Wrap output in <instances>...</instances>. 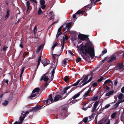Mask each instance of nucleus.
<instances>
[{
	"instance_id": "1",
	"label": "nucleus",
	"mask_w": 124,
	"mask_h": 124,
	"mask_svg": "<svg viewBox=\"0 0 124 124\" xmlns=\"http://www.w3.org/2000/svg\"><path fill=\"white\" fill-rule=\"evenodd\" d=\"M77 47L85 56L88 54L92 57L94 56V47L92 43L90 42L87 43L85 45H81L79 46H78Z\"/></svg>"
},
{
	"instance_id": "2",
	"label": "nucleus",
	"mask_w": 124,
	"mask_h": 124,
	"mask_svg": "<svg viewBox=\"0 0 124 124\" xmlns=\"http://www.w3.org/2000/svg\"><path fill=\"white\" fill-rule=\"evenodd\" d=\"M70 88V87H68L64 89L62 92V94L61 95H58L55 96L54 98V100H53V102L62 99V97H63L64 96V97L63 98L66 96L67 95L66 91Z\"/></svg>"
},
{
	"instance_id": "3",
	"label": "nucleus",
	"mask_w": 124,
	"mask_h": 124,
	"mask_svg": "<svg viewBox=\"0 0 124 124\" xmlns=\"http://www.w3.org/2000/svg\"><path fill=\"white\" fill-rule=\"evenodd\" d=\"M29 113V112L28 111H27L25 112L22 111L21 113V115L19 119V122L16 121L13 124H22V122L26 117V115Z\"/></svg>"
},
{
	"instance_id": "4",
	"label": "nucleus",
	"mask_w": 124,
	"mask_h": 124,
	"mask_svg": "<svg viewBox=\"0 0 124 124\" xmlns=\"http://www.w3.org/2000/svg\"><path fill=\"white\" fill-rule=\"evenodd\" d=\"M45 102L47 105L49 104H50L53 102V101L52 98V94H50L49 96V98L47 100L45 101Z\"/></svg>"
},
{
	"instance_id": "5",
	"label": "nucleus",
	"mask_w": 124,
	"mask_h": 124,
	"mask_svg": "<svg viewBox=\"0 0 124 124\" xmlns=\"http://www.w3.org/2000/svg\"><path fill=\"white\" fill-rule=\"evenodd\" d=\"M78 37L79 39L83 40L88 38L87 36L81 34H79L78 35Z\"/></svg>"
},
{
	"instance_id": "6",
	"label": "nucleus",
	"mask_w": 124,
	"mask_h": 124,
	"mask_svg": "<svg viewBox=\"0 0 124 124\" xmlns=\"http://www.w3.org/2000/svg\"><path fill=\"white\" fill-rule=\"evenodd\" d=\"M110 122V121L109 120H108L106 118H103L99 122L101 124H109Z\"/></svg>"
},
{
	"instance_id": "7",
	"label": "nucleus",
	"mask_w": 124,
	"mask_h": 124,
	"mask_svg": "<svg viewBox=\"0 0 124 124\" xmlns=\"http://www.w3.org/2000/svg\"><path fill=\"white\" fill-rule=\"evenodd\" d=\"M59 55L56 54H52V57L54 60V63L56 64L57 63L58 60Z\"/></svg>"
},
{
	"instance_id": "8",
	"label": "nucleus",
	"mask_w": 124,
	"mask_h": 124,
	"mask_svg": "<svg viewBox=\"0 0 124 124\" xmlns=\"http://www.w3.org/2000/svg\"><path fill=\"white\" fill-rule=\"evenodd\" d=\"M116 59V56L114 55H112L108 58V62L109 63L111 62Z\"/></svg>"
},
{
	"instance_id": "9",
	"label": "nucleus",
	"mask_w": 124,
	"mask_h": 124,
	"mask_svg": "<svg viewBox=\"0 0 124 124\" xmlns=\"http://www.w3.org/2000/svg\"><path fill=\"white\" fill-rule=\"evenodd\" d=\"M40 7L43 9H44L46 7L45 5V1L44 0H40Z\"/></svg>"
},
{
	"instance_id": "10",
	"label": "nucleus",
	"mask_w": 124,
	"mask_h": 124,
	"mask_svg": "<svg viewBox=\"0 0 124 124\" xmlns=\"http://www.w3.org/2000/svg\"><path fill=\"white\" fill-rule=\"evenodd\" d=\"M119 101L120 103L124 102V97L123 94L120 93L118 96Z\"/></svg>"
},
{
	"instance_id": "11",
	"label": "nucleus",
	"mask_w": 124,
	"mask_h": 124,
	"mask_svg": "<svg viewBox=\"0 0 124 124\" xmlns=\"http://www.w3.org/2000/svg\"><path fill=\"white\" fill-rule=\"evenodd\" d=\"M91 117H85L84 118L83 120L79 123L78 124H85L83 122H84L85 123H86L87 122L88 119H91Z\"/></svg>"
},
{
	"instance_id": "12",
	"label": "nucleus",
	"mask_w": 124,
	"mask_h": 124,
	"mask_svg": "<svg viewBox=\"0 0 124 124\" xmlns=\"http://www.w3.org/2000/svg\"><path fill=\"white\" fill-rule=\"evenodd\" d=\"M42 63L44 67L49 64L50 63V62L49 60H47L44 59L42 62Z\"/></svg>"
},
{
	"instance_id": "13",
	"label": "nucleus",
	"mask_w": 124,
	"mask_h": 124,
	"mask_svg": "<svg viewBox=\"0 0 124 124\" xmlns=\"http://www.w3.org/2000/svg\"><path fill=\"white\" fill-rule=\"evenodd\" d=\"M43 79L44 81L46 82L48 80L49 78L48 76L44 75L41 77L40 80H42Z\"/></svg>"
},
{
	"instance_id": "14",
	"label": "nucleus",
	"mask_w": 124,
	"mask_h": 124,
	"mask_svg": "<svg viewBox=\"0 0 124 124\" xmlns=\"http://www.w3.org/2000/svg\"><path fill=\"white\" fill-rule=\"evenodd\" d=\"M114 92L113 91H109L106 94V95L108 97L107 98H109L110 96L113 94Z\"/></svg>"
},
{
	"instance_id": "15",
	"label": "nucleus",
	"mask_w": 124,
	"mask_h": 124,
	"mask_svg": "<svg viewBox=\"0 0 124 124\" xmlns=\"http://www.w3.org/2000/svg\"><path fill=\"white\" fill-rule=\"evenodd\" d=\"M84 12L81 11V10H78L75 14H74L73 16V18L74 19L76 18V14H82Z\"/></svg>"
},
{
	"instance_id": "16",
	"label": "nucleus",
	"mask_w": 124,
	"mask_h": 124,
	"mask_svg": "<svg viewBox=\"0 0 124 124\" xmlns=\"http://www.w3.org/2000/svg\"><path fill=\"white\" fill-rule=\"evenodd\" d=\"M40 89L39 88H35L33 91L35 93H36L38 94V95H39V93H38Z\"/></svg>"
},
{
	"instance_id": "17",
	"label": "nucleus",
	"mask_w": 124,
	"mask_h": 124,
	"mask_svg": "<svg viewBox=\"0 0 124 124\" xmlns=\"http://www.w3.org/2000/svg\"><path fill=\"white\" fill-rule=\"evenodd\" d=\"M62 112L63 113L62 114V116L63 117H66L67 116L66 115V113L67 111L66 110H62Z\"/></svg>"
},
{
	"instance_id": "18",
	"label": "nucleus",
	"mask_w": 124,
	"mask_h": 124,
	"mask_svg": "<svg viewBox=\"0 0 124 124\" xmlns=\"http://www.w3.org/2000/svg\"><path fill=\"white\" fill-rule=\"evenodd\" d=\"M42 58V56L40 55L39 57V58L38 59V64L37 65V68L39 67V65L40 64V62L41 61V59Z\"/></svg>"
},
{
	"instance_id": "19",
	"label": "nucleus",
	"mask_w": 124,
	"mask_h": 124,
	"mask_svg": "<svg viewBox=\"0 0 124 124\" xmlns=\"http://www.w3.org/2000/svg\"><path fill=\"white\" fill-rule=\"evenodd\" d=\"M67 60L66 59H64L62 63V65L64 67H65L66 65L67 62Z\"/></svg>"
},
{
	"instance_id": "20",
	"label": "nucleus",
	"mask_w": 124,
	"mask_h": 124,
	"mask_svg": "<svg viewBox=\"0 0 124 124\" xmlns=\"http://www.w3.org/2000/svg\"><path fill=\"white\" fill-rule=\"evenodd\" d=\"M38 95V94L36 93H35L32 91L31 95L30 97L31 98V99H32V98L35 97L36 96Z\"/></svg>"
},
{
	"instance_id": "21",
	"label": "nucleus",
	"mask_w": 124,
	"mask_h": 124,
	"mask_svg": "<svg viewBox=\"0 0 124 124\" xmlns=\"http://www.w3.org/2000/svg\"><path fill=\"white\" fill-rule=\"evenodd\" d=\"M55 72V70L54 69H53L52 71L51 72V80H52L53 79L54 74Z\"/></svg>"
},
{
	"instance_id": "22",
	"label": "nucleus",
	"mask_w": 124,
	"mask_h": 124,
	"mask_svg": "<svg viewBox=\"0 0 124 124\" xmlns=\"http://www.w3.org/2000/svg\"><path fill=\"white\" fill-rule=\"evenodd\" d=\"M90 76V75H88L85 77L84 79V80H83L82 82V83H84L87 82L86 81L87 80L88 78V76Z\"/></svg>"
},
{
	"instance_id": "23",
	"label": "nucleus",
	"mask_w": 124,
	"mask_h": 124,
	"mask_svg": "<svg viewBox=\"0 0 124 124\" xmlns=\"http://www.w3.org/2000/svg\"><path fill=\"white\" fill-rule=\"evenodd\" d=\"M80 92L76 94L71 99V100L72 99H74L77 98L78 97H79L80 94Z\"/></svg>"
},
{
	"instance_id": "24",
	"label": "nucleus",
	"mask_w": 124,
	"mask_h": 124,
	"mask_svg": "<svg viewBox=\"0 0 124 124\" xmlns=\"http://www.w3.org/2000/svg\"><path fill=\"white\" fill-rule=\"evenodd\" d=\"M9 16V11L8 10L7 11L6 15L5 16V19H7L8 18V17Z\"/></svg>"
},
{
	"instance_id": "25",
	"label": "nucleus",
	"mask_w": 124,
	"mask_h": 124,
	"mask_svg": "<svg viewBox=\"0 0 124 124\" xmlns=\"http://www.w3.org/2000/svg\"><path fill=\"white\" fill-rule=\"evenodd\" d=\"M26 5L27 7V11L28 10L30 6V2L29 1H27Z\"/></svg>"
},
{
	"instance_id": "26",
	"label": "nucleus",
	"mask_w": 124,
	"mask_h": 124,
	"mask_svg": "<svg viewBox=\"0 0 124 124\" xmlns=\"http://www.w3.org/2000/svg\"><path fill=\"white\" fill-rule=\"evenodd\" d=\"M90 92V90L89 89L88 90L87 92L83 95V96L85 97L88 96Z\"/></svg>"
},
{
	"instance_id": "27",
	"label": "nucleus",
	"mask_w": 124,
	"mask_h": 124,
	"mask_svg": "<svg viewBox=\"0 0 124 124\" xmlns=\"http://www.w3.org/2000/svg\"><path fill=\"white\" fill-rule=\"evenodd\" d=\"M63 79L67 83L68 82L69 80V78L68 77L65 76L63 78Z\"/></svg>"
},
{
	"instance_id": "28",
	"label": "nucleus",
	"mask_w": 124,
	"mask_h": 124,
	"mask_svg": "<svg viewBox=\"0 0 124 124\" xmlns=\"http://www.w3.org/2000/svg\"><path fill=\"white\" fill-rule=\"evenodd\" d=\"M43 46L44 45H40V46L39 47L38 49L36 51V52L38 53L39 52L40 50L43 47Z\"/></svg>"
},
{
	"instance_id": "29",
	"label": "nucleus",
	"mask_w": 124,
	"mask_h": 124,
	"mask_svg": "<svg viewBox=\"0 0 124 124\" xmlns=\"http://www.w3.org/2000/svg\"><path fill=\"white\" fill-rule=\"evenodd\" d=\"M99 102L98 101H96L95 102L94 105V109H95L96 108L98 103Z\"/></svg>"
},
{
	"instance_id": "30",
	"label": "nucleus",
	"mask_w": 124,
	"mask_h": 124,
	"mask_svg": "<svg viewBox=\"0 0 124 124\" xmlns=\"http://www.w3.org/2000/svg\"><path fill=\"white\" fill-rule=\"evenodd\" d=\"M112 83V82L111 80L109 79H108L106 80L104 82V84L105 85L106 84H107L109 83Z\"/></svg>"
},
{
	"instance_id": "31",
	"label": "nucleus",
	"mask_w": 124,
	"mask_h": 124,
	"mask_svg": "<svg viewBox=\"0 0 124 124\" xmlns=\"http://www.w3.org/2000/svg\"><path fill=\"white\" fill-rule=\"evenodd\" d=\"M92 77H91L89 78V79L88 80V81H87V82H86L83 83L82 84V85L83 86V85H85L86 84L88 83L89 82H90V81H91V80H92Z\"/></svg>"
},
{
	"instance_id": "32",
	"label": "nucleus",
	"mask_w": 124,
	"mask_h": 124,
	"mask_svg": "<svg viewBox=\"0 0 124 124\" xmlns=\"http://www.w3.org/2000/svg\"><path fill=\"white\" fill-rule=\"evenodd\" d=\"M71 26V23H68L66 25V28H68L67 30L70 28Z\"/></svg>"
},
{
	"instance_id": "33",
	"label": "nucleus",
	"mask_w": 124,
	"mask_h": 124,
	"mask_svg": "<svg viewBox=\"0 0 124 124\" xmlns=\"http://www.w3.org/2000/svg\"><path fill=\"white\" fill-rule=\"evenodd\" d=\"M118 67L119 69H121L123 67V63H121L120 64H119L118 65Z\"/></svg>"
},
{
	"instance_id": "34",
	"label": "nucleus",
	"mask_w": 124,
	"mask_h": 124,
	"mask_svg": "<svg viewBox=\"0 0 124 124\" xmlns=\"http://www.w3.org/2000/svg\"><path fill=\"white\" fill-rule=\"evenodd\" d=\"M80 80H78L76 83L72 85L73 86H77L78 84L79 83V82H80Z\"/></svg>"
},
{
	"instance_id": "35",
	"label": "nucleus",
	"mask_w": 124,
	"mask_h": 124,
	"mask_svg": "<svg viewBox=\"0 0 124 124\" xmlns=\"http://www.w3.org/2000/svg\"><path fill=\"white\" fill-rule=\"evenodd\" d=\"M117 113V112H115L112 114L111 116V117L112 118H114Z\"/></svg>"
},
{
	"instance_id": "36",
	"label": "nucleus",
	"mask_w": 124,
	"mask_h": 124,
	"mask_svg": "<svg viewBox=\"0 0 124 124\" xmlns=\"http://www.w3.org/2000/svg\"><path fill=\"white\" fill-rule=\"evenodd\" d=\"M40 108V107L39 106H37L34 107L33 110H38Z\"/></svg>"
},
{
	"instance_id": "37",
	"label": "nucleus",
	"mask_w": 124,
	"mask_h": 124,
	"mask_svg": "<svg viewBox=\"0 0 124 124\" xmlns=\"http://www.w3.org/2000/svg\"><path fill=\"white\" fill-rule=\"evenodd\" d=\"M8 103V102L7 101H5L3 103H2V105L4 106L7 105Z\"/></svg>"
},
{
	"instance_id": "38",
	"label": "nucleus",
	"mask_w": 124,
	"mask_h": 124,
	"mask_svg": "<svg viewBox=\"0 0 124 124\" xmlns=\"http://www.w3.org/2000/svg\"><path fill=\"white\" fill-rule=\"evenodd\" d=\"M58 44V43H55L53 45L52 47V48L53 50H54V48Z\"/></svg>"
},
{
	"instance_id": "39",
	"label": "nucleus",
	"mask_w": 124,
	"mask_h": 124,
	"mask_svg": "<svg viewBox=\"0 0 124 124\" xmlns=\"http://www.w3.org/2000/svg\"><path fill=\"white\" fill-rule=\"evenodd\" d=\"M37 31V27L35 26L33 30V31L34 33H35Z\"/></svg>"
},
{
	"instance_id": "40",
	"label": "nucleus",
	"mask_w": 124,
	"mask_h": 124,
	"mask_svg": "<svg viewBox=\"0 0 124 124\" xmlns=\"http://www.w3.org/2000/svg\"><path fill=\"white\" fill-rule=\"evenodd\" d=\"M42 13V11L41 8H39V9L38 11V14L40 15Z\"/></svg>"
},
{
	"instance_id": "41",
	"label": "nucleus",
	"mask_w": 124,
	"mask_h": 124,
	"mask_svg": "<svg viewBox=\"0 0 124 124\" xmlns=\"http://www.w3.org/2000/svg\"><path fill=\"white\" fill-rule=\"evenodd\" d=\"M62 34V33L61 32H58L57 33L56 35V38H58V37L60 35H61Z\"/></svg>"
},
{
	"instance_id": "42",
	"label": "nucleus",
	"mask_w": 124,
	"mask_h": 124,
	"mask_svg": "<svg viewBox=\"0 0 124 124\" xmlns=\"http://www.w3.org/2000/svg\"><path fill=\"white\" fill-rule=\"evenodd\" d=\"M107 52V50H104L102 51V55H103L104 54H106Z\"/></svg>"
},
{
	"instance_id": "43",
	"label": "nucleus",
	"mask_w": 124,
	"mask_h": 124,
	"mask_svg": "<svg viewBox=\"0 0 124 124\" xmlns=\"http://www.w3.org/2000/svg\"><path fill=\"white\" fill-rule=\"evenodd\" d=\"M81 58H77L76 60V62H79L81 60Z\"/></svg>"
},
{
	"instance_id": "44",
	"label": "nucleus",
	"mask_w": 124,
	"mask_h": 124,
	"mask_svg": "<svg viewBox=\"0 0 124 124\" xmlns=\"http://www.w3.org/2000/svg\"><path fill=\"white\" fill-rule=\"evenodd\" d=\"M97 84L96 82H94L93 84V86L94 87H95L97 85Z\"/></svg>"
},
{
	"instance_id": "45",
	"label": "nucleus",
	"mask_w": 124,
	"mask_h": 124,
	"mask_svg": "<svg viewBox=\"0 0 124 124\" xmlns=\"http://www.w3.org/2000/svg\"><path fill=\"white\" fill-rule=\"evenodd\" d=\"M49 83H48L47 82H46L45 84L44 85V88H46L47 87V85H48Z\"/></svg>"
},
{
	"instance_id": "46",
	"label": "nucleus",
	"mask_w": 124,
	"mask_h": 124,
	"mask_svg": "<svg viewBox=\"0 0 124 124\" xmlns=\"http://www.w3.org/2000/svg\"><path fill=\"white\" fill-rule=\"evenodd\" d=\"M103 78L102 77H101L100 78V79H99L98 80V81L99 82L100 81H101L103 80Z\"/></svg>"
},
{
	"instance_id": "47",
	"label": "nucleus",
	"mask_w": 124,
	"mask_h": 124,
	"mask_svg": "<svg viewBox=\"0 0 124 124\" xmlns=\"http://www.w3.org/2000/svg\"><path fill=\"white\" fill-rule=\"evenodd\" d=\"M110 106V105L109 104H108L106 105L105 106V108H108L109 106Z\"/></svg>"
},
{
	"instance_id": "48",
	"label": "nucleus",
	"mask_w": 124,
	"mask_h": 124,
	"mask_svg": "<svg viewBox=\"0 0 124 124\" xmlns=\"http://www.w3.org/2000/svg\"><path fill=\"white\" fill-rule=\"evenodd\" d=\"M24 70V67L21 70V75H22L23 73Z\"/></svg>"
},
{
	"instance_id": "49",
	"label": "nucleus",
	"mask_w": 124,
	"mask_h": 124,
	"mask_svg": "<svg viewBox=\"0 0 124 124\" xmlns=\"http://www.w3.org/2000/svg\"><path fill=\"white\" fill-rule=\"evenodd\" d=\"M98 99V97L97 96H96L94 97L93 99L94 101H96Z\"/></svg>"
},
{
	"instance_id": "50",
	"label": "nucleus",
	"mask_w": 124,
	"mask_h": 124,
	"mask_svg": "<svg viewBox=\"0 0 124 124\" xmlns=\"http://www.w3.org/2000/svg\"><path fill=\"white\" fill-rule=\"evenodd\" d=\"M121 90L122 92L124 93V86L121 88Z\"/></svg>"
},
{
	"instance_id": "51",
	"label": "nucleus",
	"mask_w": 124,
	"mask_h": 124,
	"mask_svg": "<svg viewBox=\"0 0 124 124\" xmlns=\"http://www.w3.org/2000/svg\"><path fill=\"white\" fill-rule=\"evenodd\" d=\"M68 52L72 56L73 55V53L72 52L71 50H69L68 51Z\"/></svg>"
},
{
	"instance_id": "52",
	"label": "nucleus",
	"mask_w": 124,
	"mask_h": 124,
	"mask_svg": "<svg viewBox=\"0 0 124 124\" xmlns=\"http://www.w3.org/2000/svg\"><path fill=\"white\" fill-rule=\"evenodd\" d=\"M68 37L67 36V35H65V37H64V38L65 39H66V40H67L68 39Z\"/></svg>"
},
{
	"instance_id": "53",
	"label": "nucleus",
	"mask_w": 124,
	"mask_h": 124,
	"mask_svg": "<svg viewBox=\"0 0 124 124\" xmlns=\"http://www.w3.org/2000/svg\"><path fill=\"white\" fill-rule=\"evenodd\" d=\"M7 48H8V47L7 46H4L3 49V51H5Z\"/></svg>"
},
{
	"instance_id": "54",
	"label": "nucleus",
	"mask_w": 124,
	"mask_h": 124,
	"mask_svg": "<svg viewBox=\"0 0 124 124\" xmlns=\"http://www.w3.org/2000/svg\"><path fill=\"white\" fill-rule=\"evenodd\" d=\"M53 11L50 12L49 14V16L52 15L53 14Z\"/></svg>"
},
{
	"instance_id": "55",
	"label": "nucleus",
	"mask_w": 124,
	"mask_h": 124,
	"mask_svg": "<svg viewBox=\"0 0 124 124\" xmlns=\"http://www.w3.org/2000/svg\"><path fill=\"white\" fill-rule=\"evenodd\" d=\"M30 1H32L34 3H37V2L35 0H30Z\"/></svg>"
},
{
	"instance_id": "56",
	"label": "nucleus",
	"mask_w": 124,
	"mask_h": 124,
	"mask_svg": "<svg viewBox=\"0 0 124 124\" xmlns=\"http://www.w3.org/2000/svg\"><path fill=\"white\" fill-rule=\"evenodd\" d=\"M107 58V57H105L102 60V61L103 62L105 61Z\"/></svg>"
},
{
	"instance_id": "57",
	"label": "nucleus",
	"mask_w": 124,
	"mask_h": 124,
	"mask_svg": "<svg viewBox=\"0 0 124 124\" xmlns=\"http://www.w3.org/2000/svg\"><path fill=\"white\" fill-rule=\"evenodd\" d=\"M58 21V20H57L56 22H54V23H53L50 26H52V25L54 23H56Z\"/></svg>"
},
{
	"instance_id": "58",
	"label": "nucleus",
	"mask_w": 124,
	"mask_h": 124,
	"mask_svg": "<svg viewBox=\"0 0 124 124\" xmlns=\"http://www.w3.org/2000/svg\"><path fill=\"white\" fill-rule=\"evenodd\" d=\"M61 30H62V28H60H60L58 29V32H60V31H61Z\"/></svg>"
},
{
	"instance_id": "59",
	"label": "nucleus",
	"mask_w": 124,
	"mask_h": 124,
	"mask_svg": "<svg viewBox=\"0 0 124 124\" xmlns=\"http://www.w3.org/2000/svg\"><path fill=\"white\" fill-rule=\"evenodd\" d=\"M19 46L21 48H22L23 47V45L22 44H21V43L19 45Z\"/></svg>"
},
{
	"instance_id": "60",
	"label": "nucleus",
	"mask_w": 124,
	"mask_h": 124,
	"mask_svg": "<svg viewBox=\"0 0 124 124\" xmlns=\"http://www.w3.org/2000/svg\"><path fill=\"white\" fill-rule=\"evenodd\" d=\"M117 83V81H115L114 82V84L116 85Z\"/></svg>"
},
{
	"instance_id": "61",
	"label": "nucleus",
	"mask_w": 124,
	"mask_h": 124,
	"mask_svg": "<svg viewBox=\"0 0 124 124\" xmlns=\"http://www.w3.org/2000/svg\"><path fill=\"white\" fill-rule=\"evenodd\" d=\"M63 44H64L65 43V39L64 38V37L63 38Z\"/></svg>"
},
{
	"instance_id": "62",
	"label": "nucleus",
	"mask_w": 124,
	"mask_h": 124,
	"mask_svg": "<svg viewBox=\"0 0 124 124\" xmlns=\"http://www.w3.org/2000/svg\"><path fill=\"white\" fill-rule=\"evenodd\" d=\"M87 108H83V110H87Z\"/></svg>"
},
{
	"instance_id": "63",
	"label": "nucleus",
	"mask_w": 124,
	"mask_h": 124,
	"mask_svg": "<svg viewBox=\"0 0 124 124\" xmlns=\"http://www.w3.org/2000/svg\"><path fill=\"white\" fill-rule=\"evenodd\" d=\"M5 82L7 84H8V80H5Z\"/></svg>"
},
{
	"instance_id": "64",
	"label": "nucleus",
	"mask_w": 124,
	"mask_h": 124,
	"mask_svg": "<svg viewBox=\"0 0 124 124\" xmlns=\"http://www.w3.org/2000/svg\"><path fill=\"white\" fill-rule=\"evenodd\" d=\"M67 29V28H66V26L65 28H64V29H63V31H65Z\"/></svg>"
}]
</instances>
